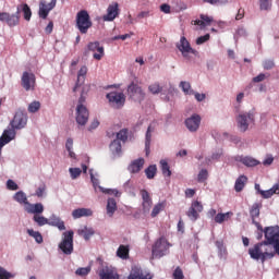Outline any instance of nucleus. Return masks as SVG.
Segmentation results:
<instances>
[{"instance_id": "15", "label": "nucleus", "mask_w": 279, "mask_h": 279, "mask_svg": "<svg viewBox=\"0 0 279 279\" xmlns=\"http://www.w3.org/2000/svg\"><path fill=\"white\" fill-rule=\"evenodd\" d=\"M204 210V205L199 203V201H194L191 204L186 215L191 221H197L199 219V213Z\"/></svg>"}, {"instance_id": "26", "label": "nucleus", "mask_w": 279, "mask_h": 279, "mask_svg": "<svg viewBox=\"0 0 279 279\" xmlns=\"http://www.w3.org/2000/svg\"><path fill=\"white\" fill-rule=\"evenodd\" d=\"M109 149H110L112 156H116L118 158L121 157L122 146H121V142L119 140H113L109 145Z\"/></svg>"}, {"instance_id": "53", "label": "nucleus", "mask_w": 279, "mask_h": 279, "mask_svg": "<svg viewBox=\"0 0 279 279\" xmlns=\"http://www.w3.org/2000/svg\"><path fill=\"white\" fill-rule=\"evenodd\" d=\"M75 274L76 276L84 278V276H88L90 274V266L77 268Z\"/></svg>"}, {"instance_id": "36", "label": "nucleus", "mask_w": 279, "mask_h": 279, "mask_svg": "<svg viewBox=\"0 0 279 279\" xmlns=\"http://www.w3.org/2000/svg\"><path fill=\"white\" fill-rule=\"evenodd\" d=\"M143 278V268L140 266H132L128 279H141Z\"/></svg>"}, {"instance_id": "42", "label": "nucleus", "mask_w": 279, "mask_h": 279, "mask_svg": "<svg viewBox=\"0 0 279 279\" xmlns=\"http://www.w3.org/2000/svg\"><path fill=\"white\" fill-rule=\"evenodd\" d=\"M156 173H158L156 165H150L145 169L147 180H154V178H156Z\"/></svg>"}, {"instance_id": "20", "label": "nucleus", "mask_w": 279, "mask_h": 279, "mask_svg": "<svg viewBox=\"0 0 279 279\" xmlns=\"http://www.w3.org/2000/svg\"><path fill=\"white\" fill-rule=\"evenodd\" d=\"M88 73V68L86 65L81 66V69L77 72V80L75 83V86L73 87V93H77V88L86 82V75Z\"/></svg>"}, {"instance_id": "54", "label": "nucleus", "mask_w": 279, "mask_h": 279, "mask_svg": "<svg viewBox=\"0 0 279 279\" xmlns=\"http://www.w3.org/2000/svg\"><path fill=\"white\" fill-rule=\"evenodd\" d=\"M40 110V101H33L28 105V112L34 114Z\"/></svg>"}, {"instance_id": "27", "label": "nucleus", "mask_w": 279, "mask_h": 279, "mask_svg": "<svg viewBox=\"0 0 279 279\" xmlns=\"http://www.w3.org/2000/svg\"><path fill=\"white\" fill-rule=\"evenodd\" d=\"M154 128L149 125L147 128L146 134H145V153L146 156L150 154V147H151V134H154Z\"/></svg>"}, {"instance_id": "18", "label": "nucleus", "mask_w": 279, "mask_h": 279, "mask_svg": "<svg viewBox=\"0 0 279 279\" xmlns=\"http://www.w3.org/2000/svg\"><path fill=\"white\" fill-rule=\"evenodd\" d=\"M25 210L28 213V215H34V217H43L41 215L45 213V205H43V203H28Z\"/></svg>"}, {"instance_id": "22", "label": "nucleus", "mask_w": 279, "mask_h": 279, "mask_svg": "<svg viewBox=\"0 0 279 279\" xmlns=\"http://www.w3.org/2000/svg\"><path fill=\"white\" fill-rule=\"evenodd\" d=\"M119 16V3H112L107 9V14L104 15V21H113Z\"/></svg>"}, {"instance_id": "25", "label": "nucleus", "mask_w": 279, "mask_h": 279, "mask_svg": "<svg viewBox=\"0 0 279 279\" xmlns=\"http://www.w3.org/2000/svg\"><path fill=\"white\" fill-rule=\"evenodd\" d=\"M100 279H117V275L108 266L98 269Z\"/></svg>"}, {"instance_id": "5", "label": "nucleus", "mask_w": 279, "mask_h": 279, "mask_svg": "<svg viewBox=\"0 0 279 279\" xmlns=\"http://www.w3.org/2000/svg\"><path fill=\"white\" fill-rule=\"evenodd\" d=\"M171 247V243L167 241V238H159L151 247V255L154 258H162V256H167L169 254V248Z\"/></svg>"}, {"instance_id": "49", "label": "nucleus", "mask_w": 279, "mask_h": 279, "mask_svg": "<svg viewBox=\"0 0 279 279\" xmlns=\"http://www.w3.org/2000/svg\"><path fill=\"white\" fill-rule=\"evenodd\" d=\"M99 191H101V193H105L106 195H114V197H121V192L117 189H106L99 186Z\"/></svg>"}, {"instance_id": "35", "label": "nucleus", "mask_w": 279, "mask_h": 279, "mask_svg": "<svg viewBox=\"0 0 279 279\" xmlns=\"http://www.w3.org/2000/svg\"><path fill=\"white\" fill-rule=\"evenodd\" d=\"M216 247L218 250V256L221 260L228 258V250L223 246L222 241H216Z\"/></svg>"}, {"instance_id": "9", "label": "nucleus", "mask_w": 279, "mask_h": 279, "mask_svg": "<svg viewBox=\"0 0 279 279\" xmlns=\"http://www.w3.org/2000/svg\"><path fill=\"white\" fill-rule=\"evenodd\" d=\"M177 49H179V51H181L182 57L185 60H191V53L192 56H198L199 52L195 49H193V47H191V43H189V39H186L185 36H182L180 38V41L177 43L175 45Z\"/></svg>"}, {"instance_id": "56", "label": "nucleus", "mask_w": 279, "mask_h": 279, "mask_svg": "<svg viewBox=\"0 0 279 279\" xmlns=\"http://www.w3.org/2000/svg\"><path fill=\"white\" fill-rule=\"evenodd\" d=\"M274 66H276V62H274V60L266 59L263 61V68L265 71H271V69H274Z\"/></svg>"}, {"instance_id": "28", "label": "nucleus", "mask_w": 279, "mask_h": 279, "mask_svg": "<svg viewBox=\"0 0 279 279\" xmlns=\"http://www.w3.org/2000/svg\"><path fill=\"white\" fill-rule=\"evenodd\" d=\"M279 194V184H275L274 186H271L269 190H263L259 191V195H262V197L264 199H269V197H274V195H278Z\"/></svg>"}, {"instance_id": "4", "label": "nucleus", "mask_w": 279, "mask_h": 279, "mask_svg": "<svg viewBox=\"0 0 279 279\" xmlns=\"http://www.w3.org/2000/svg\"><path fill=\"white\" fill-rule=\"evenodd\" d=\"M33 221L39 228H43V226H51L52 228H58V230H66L64 221H62V219H60L56 214H52L49 219L45 216H33Z\"/></svg>"}, {"instance_id": "64", "label": "nucleus", "mask_w": 279, "mask_h": 279, "mask_svg": "<svg viewBox=\"0 0 279 279\" xmlns=\"http://www.w3.org/2000/svg\"><path fill=\"white\" fill-rule=\"evenodd\" d=\"M259 10H269V0H259Z\"/></svg>"}, {"instance_id": "39", "label": "nucleus", "mask_w": 279, "mask_h": 279, "mask_svg": "<svg viewBox=\"0 0 279 279\" xmlns=\"http://www.w3.org/2000/svg\"><path fill=\"white\" fill-rule=\"evenodd\" d=\"M148 90H149V93H151V95H159V93H161V95H167V90H165V88L160 87V84H158V83L150 84L148 86Z\"/></svg>"}, {"instance_id": "24", "label": "nucleus", "mask_w": 279, "mask_h": 279, "mask_svg": "<svg viewBox=\"0 0 279 279\" xmlns=\"http://www.w3.org/2000/svg\"><path fill=\"white\" fill-rule=\"evenodd\" d=\"M73 219H82V217H93V209L77 208L72 211Z\"/></svg>"}, {"instance_id": "11", "label": "nucleus", "mask_w": 279, "mask_h": 279, "mask_svg": "<svg viewBox=\"0 0 279 279\" xmlns=\"http://www.w3.org/2000/svg\"><path fill=\"white\" fill-rule=\"evenodd\" d=\"M27 111L25 109H17L10 125L12 130H23L27 125Z\"/></svg>"}, {"instance_id": "40", "label": "nucleus", "mask_w": 279, "mask_h": 279, "mask_svg": "<svg viewBox=\"0 0 279 279\" xmlns=\"http://www.w3.org/2000/svg\"><path fill=\"white\" fill-rule=\"evenodd\" d=\"M165 90H166V95H161V99H163V101H171V97H173L175 93H178V89L171 84Z\"/></svg>"}, {"instance_id": "43", "label": "nucleus", "mask_w": 279, "mask_h": 279, "mask_svg": "<svg viewBox=\"0 0 279 279\" xmlns=\"http://www.w3.org/2000/svg\"><path fill=\"white\" fill-rule=\"evenodd\" d=\"M231 215H232L231 211H227L225 214L219 213L215 216L214 220L216 223H222L225 221H228V219H230Z\"/></svg>"}, {"instance_id": "30", "label": "nucleus", "mask_w": 279, "mask_h": 279, "mask_svg": "<svg viewBox=\"0 0 279 279\" xmlns=\"http://www.w3.org/2000/svg\"><path fill=\"white\" fill-rule=\"evenodd\" d=\"M114 213H117V199L109 197L107 199V215L108 217H114Z\"/></svg>"}, {"instance_id": "21", "label": "nucleus", "mask_w": 279, "mask_h": 279, "mask_svg": "<svg viewBox=\"0 0 279 279\" xmlns=\"http://www.w3.org/2000/svg\"><path fill=\"white\" fill-rule=\"evenodd\" d=\"M141 195H142V208L144 213H149V210H151V196H149V192H147V190H141Z\"/></svg>"}, {"instance_id": "45", "label": "nucleus", "mask_w": 279, "mask_h": 279, "mask_svg": "<svg viewBox=\"0 0 279 279\" xmlns=\"http://www.w3.org/2000/svg\"><path fill=\"white\" fill-rule=\"evenodd\" d=\"M160 167H161L162 175H165L166 178H171V168L169 167V162L162 159L160 161Z\"/></svg>"}, {"instance_id": "60", "label": "nucleus", "mask_w": 279, "mask_h": 279, "mask_svg": "<svg viewBox=\"0 0 279 279\" xmlns=\"http://www.w3.org/2000/svg\"><path fill=\"white\" fill-rule=\"evenodd\" d=\"M7 189L9 191H19V184H16V182H14V180L9 179L7 181Z\"/></svg>"}, {"instance_id": "62", "label": "nucleus", "mask_w": 279, "mask_h": 279, "mask_svg": "<svg viewBox=\"0 0 279 279\" xmlns=\"http://www.w3.org/2000/svg\"><path fill=\"white\" fill-rule=\"evenodd\" d=\"M12 275L10 271H7L5 268L0 266V279H10Z\"/></svg>"}, {"instance_id": "31", "label": "nucleus", "mask_w": 279, "mask_h": 279, "mask_svg": "<svg viewBox=\"0 0 279 279\" xmlns=\"http://www.w3.org/2000/svg\"><path fill=\"white\" fill-rule=\"evenodd\" d=\"M210 23H213V17L204 14H201V20L194 21V25H199L201 29H204V27L210 25Z\"/></svg>"}, {"instance_id": "32", "label": "nucleus", "mask_w": 279, "mask_h": 279, "mask_svg": "<svg viewBox=\"0 0 279 279\" xmlns=\"http://www.w3.org/2000/svg\"><path fill=\"white\" fill-rule=\"evenodd\" d=\"M14 202H17V204H24L25 206H28L29 201H27V194L23 191H19L13 195Z\"/></svg>"}, {"instance_id": "55", "label": "nucleus", "mask_w": 279, "mask_h": 279, "mask_svg": "<svg viewBox=\"0 0 279 279\" xmlns=\"http://www.w3.org/2000/svg\"><path fill=\"white\" fill-rule=\"evenodd\" d=\"M69 173H70L72 180H77V178H80V175H82V169L70 168Z\"/></svg>"}, {"instance_id": "41", "label": "nucleus", "mask_w": 279, "mask_h": 279, "mask_svg": "<svg viewBox=\"0 0 279 279\" xmlns=\"http://www.w3.org/2000/svg\"><path fill=\"white\" fill-rule=\"evenodd\" d=\"M221 156H223V148H220V149L214 151L210 157H206L205 162H206V165H210L213 162V160H219V158H221Z\"/></svg>"}, {"instance_id": "6", "label": "nucleus", "mask_w": 279, "mask_h": 279, "mask_svg": "<svg viewBox=\"0 0 279 279\" xmlns=\"http://www.w3.org/2000/svg\"><path fill=\"white\" fill-rule=\"evenodd\" d=\"M93 27V21H90V15L88 14V11L81 10L76 14V29L81 34H88V29Z\"/></svg>"}, {"instance_id": "14", "label": "nucleus", "mask_w": 279, "mask_h": 279, "mask_svg": "<svg viewBox=\"0 0 279 279\" xmlns=\"http://www.w3.org/2000/svg\"><path fill=\"white\" fill-rule=\"evenodd\" d=\"M185 128L189 132H197L199 130V125H202V116L194 113L190 118L184 121Z\"/></svg>"}, {"instance_id": "2", "label": "nucleus", "mask_w": 279, "mask_h": 279, "mask_svg": "<svg viewBox=\"0 0 279 279\" xmlns=\"http://www.w3.org/2000/svg\"><path fill=\"white\" fill-rule=\"evenodd\" d=\"M88 93H90V85H83L81 96L76 105L75 120L78 125H86V123H88V117H90L88 108L86 107V98L88 97Z\"/></svg>"}, {"instance_id": "59", "label": "nucleus", "mask_w": 279, "mask_h": 279, "mask_svg": "<svg viewBox=\"0 0 279 279\" xmlns=\"http://www.w3.org/2000/svg\"><path fill=\"white\" fill-rule=\"evenodd\" d=\"M89 175H90V182H92L94 189L95 190H97V187L99 189V186H101V185H99V179H97L95 177V174L93 173V169L89 170Z\"/></svg>"}, {"instance_id": "61", "label": "nucleus", "mask_w": 279, "mask_h": 279, "mask_svg": "<svg viewBox=\"0 0 279 279\" xmlns=\"http://www.w3.org/2000/svg\"><path fill=\"white\" fill-rule=\"evenodd\" d=\"M211 136L216 141V143H221V141H223V137H221L222 134L219 133V131H217V130L211 131Z\"/></svg>"}, {"instance_id": "17", "label": "nucleus", "mask_w": 279, "mask_h": 279, "mask_svg": "<svg viewBox=\"0 0 279 279\" xmlns=\"http://www.w3.org/2000/svg\"><path fill=\"white\" fill-rule=\"evenodd\" d=\"M250 217L252 219V225L257 228V230H263V226L256 221V218L260 217V204L254 203L250 208Z\"/></svg>"}, {"instance_id": "57", "label": "nucleus", "mask_w": 279, "mask_h": 279, "mask_svg": "<svg viewBox=\"0 0 279 279\" xmlns=\"http://www.w3.org/2000/svg\"><path fill=\"white\" fill-rule=\"evenodd\" d=\"M172 278L173 279H184V271L180 266H178L173 272H172Z\"/></svg>"}, {"instance_id": "7", "label": "nucleus", "mask_w": 279, "mask_h": 279, "mask_svg": "<svg viewBox=\"0 0 279 279\" xmlns=\"http://www.w3.org/2000/svg\"><path fill=\"white\" fill-rule=\"evenodd\" d=\"M126 93L129 99H131V101H134L135 104H143V101H145V90H143V87H141V85L134 82H131L128 85Z\"/></svg>"}, {"instance_id": "51", "label": "nucleus", "mask_w": 279, "mask_h": 279, "mask_svg": "<svg viewBox=\"0 0 279 279\" xmlns=\"http://www.w3.org/2000/svg\"><path fill=\"white\" fill-rule=\"evenodd\" d=\"M81 234H83L85 241H89L90 236L95 234V230L93 228H86L81 231Z\"/></svg>"}, {"instance_id": "48", "label": "nucleus", "mask_w": 279, "mask_h": 279, "mask_svg": "<svg viewBox=\"0 0 279 279\" xmlns=\"http://www.w3.org/2000/svg\"><path fill=\"white\" fill-rule=\"evenodd\" d=\"M28 236L35 239L36 243H43V234L39 231H34V229H27Z\"/></svg>"}, {"instance_id": "19", "label": "nucleus", "mask_w": 279, "mask_h": 279, "mask_svg": "<svg viewBox=\"0 0 279 279\" xmlns=\"http://www.w3.org/2000/svg\"><path fill=\"white\" fill-rule=\"evenodd\" d=\"M236 162H242L244 167H258L260 165V161L258 159L252 157V156H238L235 157Z\"/></svg>"}, {"instance_id": "52", "label": "nucleus", "mask_w": 279, "mask_h": 279, "mask_svg": "<svg viewBox=\"0 0 279 279\" xmlns=\"http://www.w3.org/2000/svg\"><path fill=\"white\" fill-rule=\"evenodd\" d=\"M47 195V185L41 184L34 193L35 197H45Z\"/></svg>"}, {"instance_id": "44", "label": "nucleus", "mask_w": 279, "mask_h": 279, "mask_svg": "<svg viewBox=\"0 0 279 279\" xmlns=\"http://www.w3.org/2000/svg\"><path fill=\"white\" fill-rule=\"evenodd\" d=\"M248 34H247V29H245V27L240 26L238 27L233 38L235 40V43H239V38H247Z\"/></svg>"}, {"instance_id": "13", "label": "nucleus", "mask_w": 279, "mask_h": 279, "mask_svg": "<svg viewBox=\"0 0 279 279\" xmlns=\"http://www.w3.org/2000/svg\"><path fill=\"white\" fill-rule=\"evenodd\" d=\"M88 51H98L93 54L94 60H101L106 56L104 46L99 41H90L87 44V49L84 52V56H88Z\"/></svg>"}, {"instance_id": "23", "label": "nucleus", "mask_w": 279, "mask_h": 279, "mask_svg": "<svg viewBox=\"0 0 279 279\" xmlns=\"http://www.w3.org/2000/svg\"><path fill=\"white\" fill-rule=\"evenodd\" d=\"M144 165H145V159L137 158L129 165L128 171H130L131 173H140V171L143 169Z\"/></svg>"}, {"instance_id": "63", "label": "nucleus", "mask_w": 279, "mask_h": 279, "mask_svg": "<svg viewBox=\"0 0 279 279\" xmlns=\"http://www.w3.org/2000/svg\"><path fill=\"white\" fill-rule=\"evenodd\" d=\"M207 40H210V35L206 34L204 36H201L196 39V45H204V43H207Z\"/></svg>"}, {"instance_id": "34", "label": "nucleus", "mask_w": 279, "mask_h": 279, "mask_svg": "<svg viewBox=\"0 0 279 279\" xmlns=\"http://www.w3.org/2000/svg\"><path fill=\"white\" fill-rule=\"evenodd\" d=\"M117 256L122 258V260H128L130 258V247L125 245H120L117 251Z\"/></svg>"}, {"instance_id": "12", "label": "nucleus", "mask_w": 279, "mask_h": 279, "mask_svg": "<svg viewBox=\"0 0 279 279\" xmlns=\"http://www.w3.org/2000/svg\"><path fill=\"white\" fill-rule=\"evenodd\" d=\"M19 14H21L20 7H17L16 12L13 14H10L8 12H0V21L2 23H7V25H9V27H16V25H19V23L21 21V16Z\"/></svg>"}, {"instance_id": "3", "label": "nucleus", "mask_w": 279, "mask_h": 279, "mask_svg": "<svg viewBox=\"0 0 279 279\" xmlns=\"http://www.w3.org/2000/svg\"><path fill=\"white\" fill-rule=\"evenodd\" d=\"M235 121L240 132L245 133L250 130V125L256 123V111L254 109L243 111L236 116Z\"/></svg>"}, {"instance_id": "47", "label": "nucleus", "mask_w": 279, "mask_h": 279, "mask_svg": "<svg viewBox=\"0 0 279 279\" xmlns=\"http://www.w3.org/2000/svg\"><path fill=\"white\" fill-rule=\"evenodd\" d=\"M167 206L166 202H161L158 203L154 206L153 210H151V217H158V215H160V213H162V209Z\"/></svg>"}, {"instance_id": "37", "label": "nucleus", "mask_w": 279, "mask_h": 279, "mask_svg": "<svg viewBox=\"0 0 279 279\" xmlns=\"http://www.w3.org/2000/svg\"><path fill=\"white\" fill-rule=\"evenodd\" d=\"M20 12H23L24 21H32V9L27 3L19 5Z\"/></svg>"}, {"instance_id": "38", "label": "nucleus", "mask_w": 279, "mask_h": 279, "mask_svg": "<svg viewBox=\"0 0 279 279\" xmlns=\"http://www.w3.org/2000/svg\"><path fill=\"white\" fill-rule=\"evenodd\" d=\"M130 136V130L128 129H121L117 134H116V141H119L120 143H128V138Z\"/></svg>"}, {"instance_id": "10", "label": "nucleus", "mask_w": 279, "mask_h": 279, "mask_svg": "<svg viewBox=\"0 0 279 279\" xmlns=\"http://www.w3.org/2000/svg\"><path fill=\"white\" fill-rule=\"evenodd\" d=\"M106 99L114 110H121L125 106V94L123 92H110L106 95Z\"/></svg>"}, {"instance_id": "1", "label": "nucleus", "mask_w": 279, "mask_h": 279, "mask_svg": "<svg viewBox=\"0 0 279 279\" xmlns=\"http://www.w3.org/2000/svg\"><path fill=\"white\" fill-rule=\"evenodd\" d=\"M265 240L254 244L248 248V256L253 260H260L265 264L267 260H271L279 255V226H270L264 229Z\"/></svg>"}, {"instance_id": "58", "label": "nucleus", "mask_w": 279, "mask_h": 279, "mask_svg": "<svg viewBox=\"0 0 279 279\" xmlns=\"http://www.w3.org/2000/svg\"><path fill=\"white\" fill-rule=\"evenodd\" d=\"M208 180V170L202 169L197 175V182H206Z\"/></svg>"}, {"instance_id": "33", "label": "nucleus", "mask_w": 279, "mask_h": 279, "mask_svg": "<svg viewBox=\"0 0 279 279\" xmlns=\"http://www.w3.org/2000/svg\"><path fill=\"white\" fill-rule=\"evenodd\" d=\"M247 183V177L245 175H240L236 180H235V184H234V191L236 193H241V191H243V189H245V184Z\"/></svg>"}, {"instance_id": "50", "label": "nucleus", "mask_w": 279, "mask_h": 279, "mask_svg": "<svg viewBox=\"0 0 279 279\" xmlns=\"http://www.w3.org/2000/svg\"><path fill=\"white\" fill-rule=\"evenodd\" d=\"M38 15L40 19H47L49 16V11L45 8V1L40 2Z\"/></svg>"}, {"instance_id": "16", "label": "nucleus", "mask_w": 279, "mask_h": 279, "mask_svg": "<svg viewBox=\"0 0 279 279\" xmlns=\"http://www.w3.org/2000/svg\"><path fill=\"white\" fill-rule=\"evenodd\" d=\"M36 86V75L34 73H29L27 71L22 74V87L25 90H34Z\"/></svg>"}, {"instance_id": "29", "label": "nucleus", "mask_w": 279, "mask_h": 279, "mask_svg": "<svg viewBox=\"0 0 279 279\" xmlns=\"http://www.w3.org/2000/svg\"><path fill=\"white\" fill-rule=\"evenodd\" d=\"M122 189L124 193H128V195H130L131 197H136V187L134 186L132 180H128L126 182H124Z\"/></svg>"}, {"instance_id": "8", "label": "nucleus", "mask_w": 279, "mask_h": 279, "mask_svg": "<svg viewBox=\"0 0 279 279\" xmlns=\"http://www.w3.org/2000/svg\"><path fill=\"white\" fill-rule=\"evenodd\" d=\"M73 230L65 231L62 234L59 250H61L62 254H64L65 256H71V254H73Z\"/></svg>"}, {"instance_id": "46", "label": "nucleus", "mask_w": 279, "mask_h": 279, "mask_svg": "<svg viewBox=\"0 0 279 279\" xmlns=\"http://www.w3.org/2000/svg\"><path fill=\"white\" fill-rule=\"evenodd\" d=\"M179 86L181 87L184 95H193L194 90L191 89V83L186 81H181Z\"/></svg>"}]
</instances>
